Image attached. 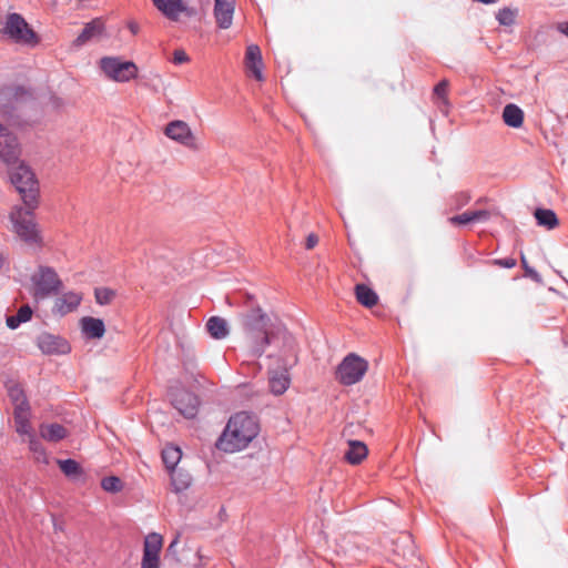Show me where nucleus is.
Instances as JSON below:
<instances>
[{
	"mask_svg": "<svg viewBox=\"0 0 568 568\" xmlns=\"http://www.w3.org/2000/svg\"><path fill=\"white\" fill-rule=\"evenodd\" d=\"M20 144H0V161L10 166V181L20 194L24 205L36 209L38 205L39 183L24 162H19L21 150Z\"/></svg>",
	"mask_w": 568,
	"mask_h": 568,
	"instance_id": "1",
	"label": "nucleus"
},
{
	"mask_svg": "<svg viewBox=\"0 0 568 568\" xmlns=\"http://www.w3.org/2000/svg\"><path fill=\"white\" fill-rule=\"evenodd\" d=\"M257 434L258 424L255 416L240 412L230 418L217 447L226 453L240 452L246 448Z\"/></svg>",
	"mask_w": 568,
	"mask_h": 568,
	"instance_id": "2",
	"label": "nucleus"
},
{
	"mask_svg": "<svg viewBox=\"0 0 568 568\" xmlns=\"http://www.w3.org/2000/svg\"><path fill=\"white\" fill-rule=\"evenodd\" d=\"M267 322V315L258 306L241 315L245 343L253 357H261L271 343L266 331Z\"/></svg>",
	"mask_w": 568,
	"mask_h": 568,
	"instance_id": "3",
	"label": "nucleus"
},
{
	"mask_svg": "<svg viewBox=\"0 0 568 568\" xmlns=\"http://www.w3.org/2000/svg\"><path fill=\"white\" fill-rule=\"evenodd\" d=\"M34 209L14 207L10 213L12 231L17 237L29 246H39L42 237L34 222Z\"/></svg>",
	"mask_w": 568,
	"mask_h": 568,
	"instance_id": "4",
	"label": "nucleus"
},
{
	"mask_svg": "<svg viewBox=\"0 0 568 568\" xmlns=\"http://www.w3.org/2000/svg\"><path fill=\"white\" fill-rule=\"evenodd\" d=\"M1 32L16 43L36 47L40 42L39 36L18 13H10L6 18Z\"/></svg>",
	"mask_w": 568,
	"mask_h": 568,
	"instance_id": "5",
	"label": "nucleus"
},
{
	"mask_svg": "<svg viewBox=\"0 0 568 568\" xmlns=\"http://www.w3.org/2000/svg\"><path fill=\"white\" fill-rule=\"evenodd\" d=\"M368 369V362L355 353H349L338 364L336 379L345 386L361 382Z\"/></svg>",
	"mask_w": 568,
	"mask_h": 568,
	"instance_id": "6",
	"label": "nucleus"
},
{
	"mask_svg": "<svg viewBox=\"0 0 568 568\" xmlns=\"http://www.w3.org/2000/svg\"><path fill=\"white\" fill-rule=\"evenodd\" d=\"M104 75L115 82H129L138 77L139 69L133 61H123L119 57H104L100 60Z\"/></svg>",
	"mask_w": 568,
	"mask_h": 568,
	"instance_id": "7",
	"label": "nucleus"
},
{
	"mask_svg": "<svg viewBox=\"0 0 568 568\" xmlns=\"http://www.w3.org/2000/svg\"><path fill=\"white\" fill-rule=\"evenodd\" d=\"M31 282L34 285L33 295L40 300L58 293L62 285L57 272L49 266H40L31 276Z\"/></svg>",
	"mask_w": 568,
	"mask_h": 568,
	"instance_id": "8",
	"label": "nucleus"
},
{
	"mask_svg": "<svg viewBox=\"0 0 568 568\" xmlns=\"http://www.w3.org/2000/svg\"><path fill=\"white\" fill-rule=\"evenodd\" d=\"M171 402L174 408L178 409L185 418H193L196 416L200 399L194 393L184 388L172 389Z\"/></svg>",
	"mask_w": 568,
	"mask_h": 568,
	"instance_id": "9",
	"label": "nucleus"
},
{
	"mask_svg": "<svg viewBox=\"0 0 568 568\" xmlns=\"http://www.w3.org/2000/svg\"><path fill=\"white\" fill-rule=\"evenodd\" d=\"M37 346L45 355H64L71 351L67 339L47 332L37 337Z\"/></svg>",
	"mask_w": 568,
	"mask_h": 568,
	"instance_id": "10",
	"label": "nucleus"
},
{
	"mask_svg": "<svg viewBox=\"0 0 568 568\" xmlns=\"http://www.w3.org/2000/svg\"><path fill=\"white\" fill-rule=\"evenodd\" d=\"M162 548V536L156 532L149 534L144 539L141 568H159V554Z\"/></svg>",
	"mask_w": 568,
	"mask_h": 568,
	"instance_id": "11",
	"label": "nucleus"
},
{
	"mask_svg": "<svg viewBox=\"0 0 568 568\" xmlns=\"http://www.w3.org/2000/svg\"><path fill=\"white\" fill-rule=\"evenodd\" d=\"M235 0H214V17L221 29L232 26Z\"/></svg>",
	"mask_w": 568,
	"mask_h": 568,
	"instance_id": "12",
	"label": "nucleus"
},
{
	"mask_svg": "<svg viewBox=\"0 0 568 568\" xmlns=\"http://www.w3.org/2000/svg\"><path fill=\"white\" fill-rule=\"evenodd\" d=\"M82 301V294L78 292H67L59 296L53 306V313L61 316L67 315L78 308Z\"/></svg>",
	"mask_w": 568,
	"mask_h": 568,
	"instance_id": "13",
	"label": "nucleus"
},
{
	"mask_svg": "<svg viewBox=\"0 0 568 568\" xmlns=\"http://www.w3.org/2000/svg\"><path fill=\"white\" fill-rule=\"evenodd\" d=\"M165 135L174 141L196 140L199 139L190 129L189 124L181 120L170 122L164 130Z\"/></svg>",
	"mask_w": 568,
	"mask_h": 568,
	"instance_id": "14",
	"label": "nucleus"
},
{
	"mask_svg": "<svg viewBox=\"0 0 568 568\" xmlns=\"http://www.w3.org/2000/svg\"><path fill=\"white\" fill-rule=\"evenodd\" d=\"M80 326L83 335L87 338L99 339L104 336L105 325L101 318L91 316L82 317L80 321Z\"/></svg>",
	"mask_w": 568,
	"mask_h": 568,
	"instance_id": "15",
	"label": "nucleus"
},
{
	"mask_svg": "<svg viewBox=\"0 0 568 568\" xmlns=\"http://www.w3.org/2000/svg\"><path fill=\"white\" fill-rule=\"evenodd\" d=\"M155 8L171 20H178L179 16L186 11L183 0H152Z\"/></svg>",
	"mask_w": 568,
	"mask_h": 568,
	"instance_id": "16",
	"label": "nucleus"
},
{
	"mask_svg": "<svg viewBox=\"0 0 568 568\" xmlns=\"http://www.w3.org/2000/svg\"><path fill=\"white\" fill-rule=\"evenodd\" d=\"M246 68L252 72V75L257 80H263L262 74V54L257 45L251 44L246 49L245 53Z\"/></svg>",
	"mask_w": 568,
	"mask_h": 568,
	"instance_id": "17",
	"label": "nucleus"
},
{
	"mask_svg": "<svg viewBox=\"0 0 568 568\" xmlns=\"http://www.w3.org/2000/svg\"><path fill=\"white\" fill-rule=\"evenodd\" d=\"M104 30V24L101 19H94L91 22L87 23L83 28L82 32L74 40L73 44L75 47H81L89 42L92 39L98 38L102 34Z\"/></svg>",
	"mask_w": 568,
	"mask_h": 568,
	"instance_id": "18",
	"label": "nucleus"
},
{
	"mask_svg": "<svg viewBox=\"0 0 568 568\" xmlns=\"http://www.w3.org/2000/svg\"><path fill=\"white\" fill-rule=\"evenodd\" d=\"M291 383L288 372L286 369L282 371H271L268 377V385L271 392L278 396L286 392Z\"/></svg>",
	"mask_w": 568,
	"mask_h": 568,
	"instance_id": "19",
	"label": "nucleus"
},
{
	"mask_svg": "<svg viewBox=\"0 0 568 568\" xmlns=\"http://www.w3.org/2000/svg\"><path fill=\"white\" fill-rule=\"evenodd\" d=\"M368 453L367 446L361 440H348V448L344 454V458L352 465H357L366 458Z\"/></svg>",
	"mask_w": 568,
	"mask_h": 568,
	"instance_id": "20",
	"label": "nucleus"
},
{
	"mask_svg": "<svg viewBox=\"0 0 568 568\" xmlns=\"http://www.w3.org/2000/svg\"><path fill=\"white\" fill-rule=\"evenodd\" d=\"M206 329L210 336L214 339H223L230 333L226 320L220 316L210 317L209 321L206 322Z\"/></svg>",
	"mask_w": 568,
	"mask_h": 568,
	"instance_id": "21",
	"label": "nucleus"
},
{
	"mask_svg": "<svg viewBox=\"0 0 568 568\" xmlns=\"http://www.w3.org/2000/svg\"><path fill=\"white\" fill-rule=\"evenodd\" d=\"M171 486L175 494L186 490L192 483V476L184 469L171 470Z\"/></svg>",
	"mask_w": 568,
	"mask_h": 568,
	"instance_id": "22",
	"label": "nucleus"
},
{
	"mask_svg": "<svg viewBox=\"0 0 568 568\" xmlns=\"http://www.w3.org/2000/svg\"><path fill=\"white\" fill-rule=\"evenodd\" d=\"M28 407H21V405H17L14 408V422H16V430L20 435H27L30 437V435H34L31 432V425L28 418Z\"/></svg>",
	"mask_w": 568,
	"mask_h": 568,
	"instance_id": "23",
	"label": "nucleus"
},
{
	"mask_svg": "<svg viewBox=\"0 0 568 568\" xmlns=\"http://www.w3.org/2000/svg\"><path fill=\"white\" fill-rule=\"evenodd\" d=\"M503 119L507 125L519 128L524 121V112L519 106L510 103L504 108Z\"/></svg>",
	"mask_w": 568,
	"mask_h": 568,
	"instance_id": "24",
	"label": "nucleus"
},
{
	"mask_svg": "<svg viewBox=\"0 0 568 568\" xmlns=\"http://www.w3.org/2000/svg\"><path fill=\"white\" fill-rule=\"evenodd\" d=\"M40 434L41 437L45 440L59 442L67 436L68 432L62 425L53 423L49 425H42L40 427Z\"/></svg>",
	"mask_w": 568,
	"mask_h": 568,
	"instance_id": "25",
	"label": "nucleus"
},
{
	"mask_svg": "<svg viewBox=\"0 0 568 568\" xmlns=\"http://www.w3.org/2000/svg\"><path fill=\"white\" fill-rule=\"evenodd\" d=\"M534 216L537 224L546 227L547 230H552L559 224L556 213L549 209H537Z\"/></svg>",
	"mask_w": 568,
	"mask_h": 568,
	"instance_id": "26",
	"label": "nucleus"
},
{
	"mask_svg": "<svg viewBox=\"0 0 568 568\" xmlns=\"http://www.w3.org/2000/svg\"><path fill=\"white\" fill-rule=\"evenodd\" d=\"M355 292H356V298L362 305H364L366 307H373L374 305L377 304L378 296L368 286H366L364 284H357L355 287Z\"/></svg>",
	"mask_w": 568,
	"mask_h": 568,
	"instance_id": "27",
	"label": "nucleus"
},
{
	"mask_svg": "<svg viewBox=\"0 0 568 568\" xmlns=\"http://www.w3.org/2000/svg\"><path fill=\"white\" fill-rule=\"evenodd\" d=\"M32 308L29 305H22L16 315L8 316L6 320L7 326L10 329L18 328L22 323H27L32 317Z\"/></svg>",
	"mask_w": 568,
	"mask_h": 568,
	"instance_id": "28",
	"label": "nucleus"
},
{
	"mask_svg": "<svg viewBox=\"0 0 568 568\" xmlns=\"http://www.w3.org/2000/svg\"><path fill=\"white\" fill-rule=\"evenodd\" d=\"M182 457V452L176 446H168L162 450V459L168 470L178 469L176 465L179 464Z\"/></svg>",
	"mask_w": 568,
	"mask_h": 568,
	"instance_id": "29",
	"label": "nucleus"
},
{
	"mask_svg": "<svg viewBox=\"0 0 568 568\" xmlns=\"http://www.w3.org/2000/svg\"><path fill=\"white\" fill-rule=\"evenodd\" d=\"M58 464L61 471L68 477L75 478L81 475V467L74 459H60Z\"/></svg>",
	"mask_w": 568,
	"mask_h": 568,
	"instance_id": "30",
	"label": "nucleus"
},
{
	"mask_svg": "<svg viewBox=\"0 0 568 568\" xmlns=\"http://www.w3.org/2000/svg\"><path fill=\"white\" fill-rule=\"evenodd\" d=\"M116 295V292L109 287H98L94 291L95 302L99 305L110 304Z\"/></svg>",
	"mask_w": 568,
	"mask_h": 568,
	"instance_id": "31",
	"label": "nucleus"
},
{
	"mask_svg": "<svg viewBox=\"0 0 568 568\" xmlns=\"http://www.w3.org/2000/svg\"><path fill=\"white\" fill-rule=\"evenodd\" d=\"M101 487L108 493H119L123 488L121 479L116 476H108L101 480Z\"/></svg>",
	"mask_w": 568,
	"mask_h": 568,
	"instance_id": "32",
	"label": "nucleus"
},
{
	"mask_svg": "<svg viewBox=\"0 0 568 568\" xmlns=\"http://www.w3.org/2000/svg\"><path fill=\"white\" fill-rule=\"evenodd\" d=\"M516 14V10L504 8L498 11V13L496 14V19L503 26H511L515 23Z\"/></svg>",
	"mask_w": 568,
	"mask_h": 568,
	"instance_id": "33",
	"label": "nucleus"
},
{
	"mask_svg": "<svg viewBox=\"0 0 568 568\" xmlns=\"http://www.w3.org/2000/svg\"><path fill=\"white\" fill-rule=\"evenodd\" d=\"M9 396L14 402L16 406L21 405V407H28L27 398L24 396L22 388L19 385L10 387Z\"/></svg>",
	"mask_w": 568,
	"mask_h": 568,
	"instance_id": "34",
	"label": "nucleus"
},
{
	"mask_svg": "<svg viewBox=\"0 0 568 568\" xmlns=\"http://www.w3.org/2000/svg\"><path fill=\"white\" fill-rule=\"evenodd\" d=\"M28 442H29V448L31 452H33L37 455V459L45 460V452H44V448L41 445L40 440L37 439V437L34 435H30V437H28Z\"/></svg>",
	"mask_w": 568,
	"mask_h": 568,
	"instance_id": "35",
	"label": "nucleus"
},
{
	"mask_svg": "<svg viewBox=\"0 0 568 568\" xmlns=\"http://www.w3.org/2000/svg\"><path fill=\"white\" fill-rule=\"evenodd\" d=\"M473 216H471V211H466L462 214H458V215H455V216H452L449 219V222L453 223V224H459V225H465V224H468V223H473Z\"/></svg>",
	"mask_w": 568,
	"mask_h": 568,
	"instance_id": "36",
	"label": "nucleus"
},
{
	"mask_svg": "<svg viewBox=\"0 0 568 568\" xmlns=\"http://www.w3.org/2000/svg\"><path fill=\"white\" fill-rule=\"evenodd\" d=\"M521 263H523V267L525 270V275L527 277L531 278L532 281H535L536 283H541L540 274L535 268L530 267L527 264V261L524 255L521 256Z\"/></svg>",
	"mask_w": 568,
	"mask_h": 568,
	"instance_id": "37",
	"label": "nucleus"
},
{
	"mask_svg": "<svg viewBox=\"0 0 568 568\" xmlns=\"http://www.w3.org/2000/svg\"><path fill=\"white\" fill-rule=\"evenodd\" d=\"M448 85H449V83L447 80H442L434 88V95L437 97L438 99H442L444 102H446Z\"/></svg>",
	"mask_w": 568,
	"mask_h": 568,
	"instance_id": "38",
	"label": "nucleus"
},
{
	"mask_svg": "<svg viewBox=\"0 0 568 568\" xmlns=\"http://www.w3.org/2000/svg\"><path fill=\"white\" fill-rule=\"evenodd\" d=\"M190 61L189 54L183 49H176L173 52L172 62L175 64H182Z\"/></svg>",
	"mask_w": 568,
	"mask_h": 568,
	"instance_id": "39",
	"label": "nucleus"
},
{
	"mask_svg": "<svg viewBox=\"0 0 568 568\" xmlns=\"http://www.w3.org/2000/svg\"><path fill=\"white\" fill-rule=\"evenodd\" d=\"M471 216L474 217L473 223L485 222L489 219L490 213L487 210H475L471 211Z\"/></svg>",
	"mask_w": 568,
	"mask_h": 568,
	"instance_id": "40",
	"label": "nucleus"
},
{
	"mask_svg": "<svg viewBox=\"0 0 568 568\" xmlns=\"http://www.w3.org/2000/svg\"><path fill=\"white\" fill-rule=\"evenodd\" d=\"M494 264L504 268H513L516 266L517 262L513 257H506L494 260Z\"/></svg>",
	"mask_w": 568,
	"mask_h": 568,
	"instance_id": "41",
	"label": "nucleus"
},
{
	"mask_svg": "<svg viewBox=\"0 0 568 568\" xmlns=\"http://www.w3.org/2000/svg\"><path fill=\"white\" fill-rule=\"evenodd\" d=\"M12 138L13 140L21 139L22 136L18 133H14L13 131H9L8 128H4L0 124V139H6V141Z\"/></svg>",
	"mask_w": 568,
	"mask_h": 568,
	"instance_id": "42",
	"label": "nucleus"
},
{
	"mask_svg": "<svg viewBox=\"0 0 568 568\" xmlns=\"http://www.w3.org/2000/svg\"><path fill=\"white\" fill-rule=\"evenodd\" d=\"M8 120L9 125L12 128V130L22 131L24 129V125L19 121L18 116L10 115Z\"/></svg>",
	"mask_w": 568,
	"mask_h": 568,
	"instance_id": "43",
	"label": "nucleus"
},
{
	"mask_svg": "<svg viewBox=\"0 0 568 568\" xmlns=\"http://www.w3.org/2000/svg\"><path fill=\"white\" fill-rule=\"evenodd\" d=\"M318 243V237L317 235H315L314 233H311L307 237H306V242H305V247L307 250H312L314 248Z\"/></svg>",
	"mask_w": 568,
	"mask_h": 568,
	"instance_id": "44",
	"label": "nucleus"
},
{
	"mask_svg": "<svg viewBox=\"0 0 568 568\" xmlns=\"http://www.w3.org/2000/svg\"><path fill=\"white\" fill-rule=\"evenodd\" d=\"M19 91H20V89L16 90V92H14V93H13V92H11V91L2 92V93L0 94V101L6 100V99H9L11 95L17 97Z\"/></svg>",
	"mask_w": 568,
	"mask_h": 568,
	"instance_id": "45",
	"label": "nucleus"
},
{
	"mask_svg": "<svg viewBox=\"0 0 568 568\" xmlns=\"http://www.w3.org/2000/svg\"><path fill=\"white\" fill-rule=\"evenodd\" d=\"M558 30H559L561 33H564V34L568 36V21H567L566 23H561V24H559Z\"/></svg>",
	"mask_w": 568,
	"mask_h": 568,
	"instance_id": "46",
	"label": "nucleus"
},
{
	"mask_svg": "<svg viewBox=\"0 0 568 568\" xmlns=\"http://www.w3.org/2000/svg\"><path fill=\"white\" fill-rule=\"evenodd\" d=\"M178 539H179V538H178V537H175V538L172 540V542H171V544H170V546H169V550H173V549H174L175 545L178 544Z\"/></svg>",
	"mask_w": 568,
	"mask_h": 568,
	"instance_id": "47",
	"label": "nucleus"
},
{
	"mask_svg": "<svg viewBox=\"0 0 568 568\" xmlns=\"http://www.w3.org/2000/svg\"><path fill=\"white\" fill-rule=\"evenodd\" d=\"M130 29L132 30V32H133V33H135V32H136V27H135V26H133V24H132V26H130Z\"/></svg>",
	"mask_w": 568,
	"mask_h": 568,
	"instance_id": "48",
	"label": "nucleus"
}]
</instances>
